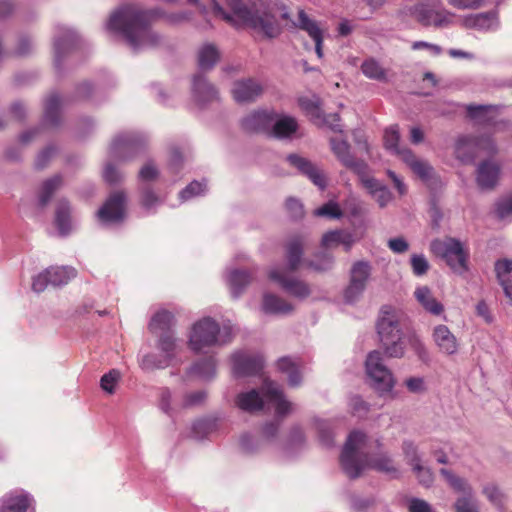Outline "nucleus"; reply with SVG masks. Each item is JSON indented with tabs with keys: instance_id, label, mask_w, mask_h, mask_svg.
<instances>
[{
	"instance_id": "f257e3e1",
	"label": "nucleus",
	"mask_w": 512,
	"mask_h": 512,
	"mask_svg": "<svg viewBox=\"0 0 512 512\" xmlns=\"http://www.w3.org/2000/svg\"><path fill=\"white\" fill-rule=\"evenodd\" d=\"M162 17L176 24L188 20L190 16L187 13L165 15L158 8L143 9L137 4H124L110 16L108 26L111 30L120 32L135 50L144 47L156 48L161 45L162 37L150 27L156 19Z\"/></svg>"
},
{
	"instance_id": "f03ea898",
	"label": "nucleus",
	"mask_w": 512,
	"mask_h": 512,
	"mask_svg": "<svg viewBox=\"0 0 512 512\" xmlns=\"http://www.w3.org/2000/svg\"><path fill=\"white\" fill-rule=\"evenodd\" d=\"M233 15L226 12L216 1L211 0V10L214 16L219 17L231 25L239 21L263 34L266 38L278 37L282 26L273 13L269 0H225Z\"/></svg>"
},
{
	"instance_id": "7ed1b4c3",
	"label": "nucleus",
	"mask_w": 512,
	"mask_h": 512,
	"mask_svg": "<svg viewBox=\"0 0 512 512\" xmlns=\"http://www.w3.org/2000/svg\"><path fill=\"white\" fill-rule=\"evenodd\" d=\"M377 332L388 357L401 358L407 342L419 358L424 359L427 356L423 343L414 332L407 335L403 333L400 327V314L392 306L385 305L381 308Z\"/></svg>"
},
{
	"instance_id": "20e7f679",
	"label": "nucleus",
	"mask_w": 512,
	"mask_h": 512,
	"mask_svg": "<svg viewBox=\"0 0 512 512\" xmlns=\"http://www.w3.org/2000/svg\"><path fill=\"white\" fill-rule=\"evenodd\" d=\"M366 445V435L360 431L349 434L340 456V463L345 474L355 479L361 472L370 467L385 473H396L397 469L387 455L370 456L363 451Z\"/></svg>"
},
{
	"instance_id": "39448f33",
	"label": "nucleus",
	"mask_w": 512,
	"mask_h": 512,
	"mask_svg": "<svg viewBox=\"0 0 512 512\" xmlns=\"http://www.w3.org/2000/svg\"><path fill=\"white\" fill-rule=\"evenodd\" d=\"M304 244L303 236L291 237L285 246L287 269H271L268 274L269 279L278 283L287 293L301 299L310 295V288L305 282L290 277L289 273L295 272L300 267Z\"/></svg>"
},
{
	"instance_id": "423d86ee",
	"label": "nucleus",
	"mask_w": 512,
	"mask_h": 512,
	"mask_svg": "<svg viewBox=\"0 0 512 512\" xmlns=\"http://www.w3.org/2000/svg\"><path fill=\"white\" fill-rule=\"evenodd\" d=\"M399 140L400 134L398 125H391L385 130V148L398 155L400 159L405 162L421 179H429L431 177L433 168L427 162L417 159L415 154L410 149L400 148L398 146Z\"/></svg>"
},
{
	"instance_id": "0eeeda50",
	"label": "nucleus",
	"mask_w": 512,
	"mask_h": 512,
	"mask_svg": "<svg viewBox=\"0 0 512 512\" xmlns=\"http://www.w3.org/2000/svg\"><path fill=\"white\" fill-rule=\"evenodd\" d=\"M432 252L445 260L447 265L456 273L463 274L468 270V254L459 240L445 238L431 243Z\"/></svg>"
},
{
	"instance_id": "6e6552de",
	"label": "nucleus",
	"mask_w": 512,
	"mask_h": 512,
	"mask_svg": "<svg viewBox=\"0 0 512 512\" xmlns=\"http://www.w3.org/2000/svg\"><path fill=\"white\" fill-rule=\"evenodd\" d=\"M493 156L497 147L490 136H461L456 141L455 155L463 163H472L479 152Z\"/></svg>"
},
{
	"instance_id": "1a4fd4ad",
	"label": "nucleus",
	"mask_w": 512,
	"mask_h": 512,
	"mask_svg": "<svg viewBox=\"0 0 512 512\" xmlns=\"http://www.w3.org/2000/svg\"><path fill=\"white\" fill-rule=\"evenodd\" d=\"M219 333L218 323L210 317H205L193 325L189 337V347L198 353L204 348L215 346L219 343Z\"/></svg>"
},
{
	"instance_id": "9d476101",
	"label": "nucleus",
	"mask_w": 512,
	"mask_h": 512,
	"mask_svg": "<svg viewBox=\"0 0 512 512\" xmlns=\"http://www.w3.org/2000/svg\"><path fill=\"white\" fill-rule=\"evenodd\" d=\"M366 372L373 380V387L381 392H390L394 387L391 371L383 364L381 353L377 350L370 352L366 359Z\"/></svg>"
},
{
	"instance_id": "9b49d317",
	"label": "nucleus",
	"mask_w": 512,
	"mask_h": 512,
	"mask_svg": "<svg viewBox=\"0 0 512 512\" xmlns=\"http://www.w3.org/2000/svg\"><path fill=\"white\" fill-rule=\"evenodd\" d=\"M371 265L367 261H357L350 269L349 284L344 291L347 302H354L363 294L371 276Z\"/></svg>"
},
{
	"instance_id": "f8f14e48",
	"label": "nucleus",
	"mask_w": 512,
	"mask_h": 512,
	"mask_svg": "<svg viewBox=\"0 0 512 512\" xmlns=\"http://www.w3.org/2000/svg\"><path fill=\"white\" fill-rule=\"evenodd\" d=\"M126 195L123 191L110 194L97 212L102 223H118L125 218Z\"/></svg>"
},
{
	"instance_id": "ddd939ff",
	"label": "nucleus",
	"mask_w": 512,
	"mask_h": 512,
	"mask_svg": "<svg viewBox=\"0 0 512 512\" xmlns=\"http://www.w3.org/2000/svg\"><path fill=\"white\" fill-rule=\"evenodd\" d=\"M231 360L233 374L236 377L257 375L264 367L263 358L258 354L239 351L231 356Z\"/></svg>"
},
{
	"instance_id": "4468645a",
	"label": "nucleus",
	"mask_w": 512,
	"mask_h": 512,
	"mask_svg": "<svg viewBox=\"0 0 512 512\" xmlns=\"http://www.w3.org/2000/svg\"><path fill=\"white\" fill-rule=\"evenodd\" d=\"M330 146L332 152L343 166L362 177L367 173V164L363 160L357 159L351 154L350 145L346 140L331 138Z\"/></svg>"
},
{
	"instance_id": "2eb2a0df",
	"label": "nucleus",
	"mask_w": 512,
	"mask_h": 512,
	"mask_svg": "<svg viewBox=\"0 0 512 512\" xmlns=\"http://www.w3.org/2000/svg\"><path fill=\"white\" fill-rule=\"evenodd\" d=\"M158 348L165 354L164 358L158 360L154 354L145 355L142 358L141 365L144 369H160L167 367L175 356L176 343L170 334L161 335Z\"/></svg>"
},
{
	"instance_id": "dca6fc26",
	"label": "nucleus",
	"mask_w": 512,
	"mask_h": 512,
	"mask_svg": "<svg viewBox=\"0 0 512 512\" xmlns=\"http://www.w3.org/2000/svg\"><path fill=\"white\" fill-rule=\"evenodd\" d=\"M287 161L301 174L307 176L314 185L318 186L320 189L326 187V177L324 173L310 160L297 154H290L287 156Z\"/></svg>"
},
{
	"instance_id": "f3484780",
	"label": "nucleus",
	"mask_w": 512,
	"mask_h": 512,
	"mask_svg": "<svg viewBox=\"0 0 512 512\" xmlns=\"http://www.w3.org/2000/svg\"><path fill=\"white\" fill-rule=\"evenodd\" d=\"M263 92L259 81L253 78L238 80L232 88V96L238 103H247L256 100Z\"/></svg>"
},
{
	"instance_id": "a211bd4d",
	"label": "nucleus",
	"mask_w": 512,
	"mask_h": 512,
	"mask_svg": "<svg viewBox=\"0 0 512 512\" xmlns=\"http://www.w3.org/2000/svg\"><path fill=\"white\" fill-rule=\"evenodd\" d=\"M295 26L305 31L315 43V52L318 58L323 57V29L317 21L311 19L304 10L298 11Z\"/></svg>"
},
{
	"instance_id": "6ab92c4d",
	"label": "nucleus",
	"mask_w": 512,
	"mask_h": 512,
	"mask_svg": "<svg viewBox=\"0 0 512 512\" xmlns=\"http://www.w3.org/2000/svg\"><path fill=\"white\" fill-rule=\"evenodd\" d=\"M33 502L32 496L28 493L12 492L0 500V512H27Z\"/></svg>"
},
{
	"instance_id": "aec40b11",
	"label": "nucleus",
	"mask_w": 512,
	"mask_h": 512,
	"mask_svg": "<svg viewBox=\"0 0 512 512\" xmlns=\"http://www.w3.org/2000/svg\"><path fill=\"white\" fill-rule=\"evenodd\" d=\"M272 122V114L267 111H254L241 120V127L247 133L267 132Z\"/></svg>"
},
{
	"instance_id": "412c9836",
	"label": "nucleus",
	"mask_w": 512,
	"mask_h": 512,
	"mask_svg": "<svg viewBox=\"0 0 512 512\" xmlns=\"http://www.w3.org/2000/svg\"><path fill=\"white\" fill-rule=\"evenodd\" d=\"M499 175V165L490 160H485L477 168L476 181L481 189L491 190L496 186Z\"/></svg>"
},
{
	"instance_id": "4be33fe9",
	"label": "nucleus",
	"mask_w": 512,
	"mask_h": 512,
	"mask_svg": "<svg viewBox=\"0 0 512 512\" xmlns=\"http://www.w3.org/2000/svg\"><path fill=\"white\" fill-rule=\"evenodd\" d=\"M264 395L270 400L276 402V415L284 417L291 411V403L284 399L280 387L271 381H265L263 386Z\"/></svg>"
},
{
	"instance_id": "5701e85b",
	"label": "nucleus",
	"mask_w": 512,
	"mask_h": 512,
	"mask_svg": "<svg viewBox=\"0 0 512 512\" xmlns=\"http://www.w3.org/2000/svg\"><path fill=\"white\" fill-rule=\"evenodd\" d=\"M433 338L439 349L448 355L454 354L458 350L456 337L445 325H438L434 328Z\"/></svg>"
},
{
	"instance_id": "b1692460",
	"label": "nucleus",
	"mask_w": 512,
	"mask_h": 512,
	"mask_svg": "<svg viewBox=\"0 0 512 512\" xmlns=\"http://www.w3.org/2000/svg\"><path fill=\"white\" fill-rule=\"evenodd\" d=\"M467 116L480 125H490L497 117V107L493 105H473L466 107Z\"/></svg>"
},
{
	"instance_id": "393cba45",
	"label": "nucleus",
	"mask_w": 512,
	"mask_h": 512,
	"mask_svg": "<svg viewBox=\"0 0 512 512\" xmlns=\"http://www.w3.org/2000/svg\"><path fill=\"white\" fill-rule=\"evenodd\" d=\"M414 296L427 312L438 316L444 311V306L433 296L429 287L420 286L416 288Z\"/></svg>"
},
{
	"instance_id": "a878e982",
	"label": "nucleus",
	"mask_w": 512,
	"mask_h": 512,
	"mask_svg": "<svg viewBox=\"0 0 512 512\" xmlns=\"http://www.w3.org/2000/svg\"><path fill=\"white\" fill-rule=\"evenodd\" d=\"M411 13L424 26L440 27L447 23V19L442 13L428 9L423 4L416 5Z\"/></svg>"
},
{
	"instance_id": "bb28decb",
	"label": "nucleus",
	"mask_w": 512,
	"mask_h": 512,
	"mask_svg": "<svg viewBox=\"0 0 512 512\" xmlns=\"http://www.w3.org/2000/svg\"><path fill=\"white\" fill-rule=\"evenodd\" d=\"M363 185L369 190L373 198L380 207H385L392 199V194L388 188L379 181L371 177L362 178Z\"/></svg>"
},
{
	"instance_id": "cd10ccee",
	"label": "nucleus",
	"mask_w": 512,
	"mask_h": 512,
	"mask_svg": "<svg viewBox=\"0 0 512 512\" xmlns=\"http://www.w3.org/2000/svg\"><path fill=\"white\" fill-rule=\"evenodd\" d=\"M197 59L201 70H210L219 61L220 53L214 44L206 43L199 49Z\"/></svg>"
},
{
	"instance_id": "c85d7f7f",
	"label": "nucleus",
	"mask_w": 512,
	"mask_h": 512,
	"mask_svg": "<svg viewBox=\"0 0 512 512\" xmlns=\"http://www.w3.org/2000/svg\"><path fill=\"white\" fill-rule=\"evenodd\" d=\"M193 89L199 101L206 102L217 99V89L203 75L194 76Z\"/></svg>"
},
{
	"instance_id": "c756f323",
	"label": "nucleus",
	"mask_w": 512,
	"mask_h": 512,
	"mask_svg": "<svg viewBox=\"0 0 512 512\" xmlns=\"http://www.w3.org/2000/svg\"><path fill=\"white\" fill-rule=\"evenodd\" d=\"M353 243L352 235L344 230H334L325 233L322 237V245L325 248L337 247L344 245L348 251Z\"/></svg>"
},
{
	"instance_id": "7c9ffc66",
	"label": "nucleus",
	"mask_w": 512,
	"mask_h": 512,
	"mask_svg": "<svg viewBox=\"0 0 512 512\" xmlns=\"http://www.w3.org/2000/svg\"><path fill=\"white\" fill-rule=\"evenodd\" d=\"M237 406L244 411L254 412L262 410L264 403L257 390L240 393L236 398Z\"/></svg>"
},
{
	"instance_id": "2f4dec72",
	"label": "nucleus",
	"mask_w": 512,
	"mask_h": 512,
	"mask_svg": "<svg viewBox=\"0 0 512 512\" xmlns=\"http://www.w3.org/2000/svg\"><path fill=\"white\" fill-rule=\"evenodd\" d=\"M50 277V284L53 286H62L76 277V270L69 266H51L47 268Z\"/></svg>"
},
{
	"instance_id": "473e14b6",
	"label": "nucleus",
	"mask_w": 512,
	"mask_h": 512,
	"mask_svg": "<svg viewBox=\"0 0 512 512\" xmlns=\"http://www.w3.org/2000/svg\"><path fill=\"white\" fill-rule=\"evenodd\" d=\"M263 309L266 313L287 314L293 310V307L286 300L276 295L265 294L263 297Z\"/></svg>"
},
{
	"instance_id": "72a5a7b5",
	"label": "nucleus",
	"mask_w": 512,
	"mask_h": 512,
	"mask_svg": "<svg viewBox=\"0 0 512 512\" xmlns=\"http://www.w3.org/2000/svg\"><path fill=\"white\" fill-rule=\"evenodd\" d=\"M278 369L288 375V381L291 386H298L302 377L299 371L300 364L290 357H282L277 362Z\"/></svg>"
},
{
	"instance_id": "f704fd0d",
	"label": "nucleus",
	"mask_w": 512,
	"mask_h": 512,
	"mask_svg": "<svg viewBox=\"0 0 512 512\" xmlns=\"http://www.w3.org/2000/svg\"><path fill=\"white\" fill-rule=\"evenodd\" d=\"M440 474L453 490L463 494L462 497L473 496V489L464 478L455 475L452 471L445 468L440 470Z\"/></svg>"
},
{
	"instance_id": "c9c22d12",
	"label": "nucleus",
	"mask_w": 512,
	"mask_h": 512,
	"mask_svg": "<svg viewBox=\"0 0 512 512\" xmlns=\"http://www.w3.org/2000/svg\"><path fill=\"white\" fill-rule=\"evenodd\" d=\"M252 275L246 270H233L229 274V286L234 297H238L242 290L251 282Z\"/></svg>"
},
{
	"instance_id": "e433bc0d",
	"label": "nucleus",
	"mask_w": 512,
	"mask_h": 512,
	"mask_svg": "<svg viewBox=\"0 0 512 512\" xmlns=\"http://www.w3.org/2000/svg\"><path fill=\"white\" fill-rule=\"evenodd\" d=\"M298 123L295 118L285 116L273 124V135L277 138H288L297 131Z\"/></svg>"
},
{
	"instance_id": "4c0bfd02",
	"label": "nucleus",
	"mask_w": 512,
	"mask_h": 512,
	"mask_svg": "<svg viewBox=\"0 0 512 512\" xmlns=\"http://www.w3.org/2000/svg\"><path fill=\"white\" fill-rule=\"evenodd\" d=\"M174 316L167 310L157 312L149 323V329L152 333L167 332L173 324Z\"/></svg>"
},
{
	"instance_id": "58836bf2",
	"label": "nucleus",
	"mask_w": 512,
	"mask_h": 512,
	"mask_svg": "<svg viewBox=\"0 0 512 512\" xmlns=\"http://www.w3.org/2000/svg\"><path fill=\"white\" fill-rule=\"evenodd\" d=\"M62 185L60 175H55L43 182L39 191V203L46 206L57 189Z\"/></svg>"
},
{
	"instance_id": "ea45409f",
	"label": "nucleus",
	"mask_w": 512,
	"mask_h": 512,
	"mask_svg": "<svg viewBox=\"0 0 512 512\" xmlns=\"http://www.w3.org/2000/svg\"><path fill=\"white\" fill-rule=\"evenodd\" d=\"M141 143L130 135H120L111 144L112 153L117 156L120 151H134L141 147Z\"/></svg>"
},
{
	"instance_id": "a19ab883",
	"label": "nucleus",
	"mask_w": 512,
	"mask_h": 512,
	"mask_svg": "<svg viewBox=\"0 0 512 512\" xmlns=\"http://www.w3.org/2000/svg\"><path fill=\"white\" fill-rule=\"evenodd\" d=\"M55 222L62 234H66L70 231L71 220H70V206L66 201H60L58 203L55 215Z\"/></svg>"
},
{
	"instance_id": "79ce46f5",
	"label": "nucleus",
	"mask_w": 512,
	"mask_h": 512,
	"mask_svg": "<svg viewBox=\"0 0 512 512\" xmlns=\"http://www.w3.org/2000/svg\"><path fill=\"white\" fill-rule=\"evenodd\" d=\"M361 71L367 78L377 81L386 80V70L373 58L367 59L362 63Z\"/></svg>"
},
{
	"instance_id": "37998d69",
	"label": "nucleus",
	"mask_w": 512,
	"mask_h": 512,
	"mask_svg": "<svg viewBox=\"0 0 512 512\" xmlns=\"http://www.w3.org/2000/svg\"><path fill=\"white\" fill-rule=\"evenodd\" d=\"M60 103V98L56 93L50 94L46 99L45 120L51 125L58 124Z\"/></svg>"
},
{
	"instance_id": "c03bdc74",
	"label": "nucleus",
	"mask_w": 512,
	"mask_h": 512,
	"mask_svg": "<svg viewBox=\"0 0 512 512\" xmlns=\"http://www.w3.org/2000/svg\"><path fill=\"white\" fill-rule=\"evenodd\" d=\"M193 372L203 378L210 379L216 373V362L213 357L199 361L193 365Z\"/></svg>"
},
{
	"instance_id": "a18cd8bd",
	"label": "nucleus",
	"mask_w": 512,
	"mask_h": 512,
	"mask_svg": "<svg viewBox=\"0 0 512 512\" xmlns=\"http://www.w3.org/2000/svg\"><path fill=\"white\" fill-rule=\"evenodd\" d=\"M299 106L313 119H321L323 111L320 107L319 100L316 98L301 97L299 99Z\"/></svg>"
},
{
	"instance_id": "49530a36",
	"label": "nucleus",
	"mask_w": 512,
	"mask_h": 512,
	"mask_svg": "<svg viewBox=\"0 0 512 512\" xmlns=\"http://www.w3.org/2000/svg\"><path fill=\"white\" fill-rule=\"evenodd\" d=\"M402 450L407 463L412 468L421 463V457L418 453V448L412 441H404L402 444Z\"/></svg>"
},
{
	"instance_id": "de8ad7c7",
	"label": "nucleus",
	"mask_w": 512,
	"mask_h": 512,
	"mask_svg": "<svg viewBox=\"0 0 512 512\" xmlns=\"http://www.w3.org/2000/svg\"><path fill=\"white\" fill-rule=\"evenodd\" d=\"M495 212L499 219H505L512 214V194L499 199L495 204Z\"/></svg>"
},
{
	"instance_id": "09e8293b",
	"label": "nucleus",
	"mask_w": 512,
	"mask_h": 512,
	"mask_svg": "<svg viewBox=\"0 0 512 512\" xmlns=\"http://www.w3.org/2000/svg\"><path fill=\"white\" fill-rule=\"evenodd\" d=\"M413 472L415 473L416 477L418 478V481L421 485L425 487H429L432 485L434 481V476L431 470L428 467H425L422 465V463L417 464L412 468Z\"/></svg>"
},
{
	"instance_id": "8fccbe9b",
	"label": "nucleus",
	"mask_w": 512,
	"mask_h": 512,
	"mask_svg": "<svg viewBox=\"0 0 512 512\" xmlns=\"http://www.w3.org/2000/svg\"><path fill=\"white\" fill-rule=\"evenodd\" d=\"M454 509L455 512H479L473 496L457 498Z\"/></svg>"
},
{
	"instance_id": "3c124183",
	"label": "nucleus",
	"mask_w": 512,
	"mask_h": 512,
	"mask_svg": "<svg viewBox=\"0 0 512 512\" xmlns=\"http://www.w3.org/2000/svg\"><path fill=\"white\" fill-rule=\"evenodd\" d=\"M119 377L120 374L117 370H111L104 374L100 380L101 388L110 394L113 393Z\"/></svg>"
},
{
	"instance_id": "603ef678",
	"label": "nucleus",
	"mask_w": 512,
	"mask_h": 512,
	"mask_svg": "<svg viewBox=\"0 0 512 512\" xmlns=\"http://www.w3.org/2000/svg\"><path fill=\"white\" fill-rule=\"evenodd\" d=\"M483 494L494 505H500L504 500V494L495 484H487L486 486H484Z\"/></svg>"
},
{
	"instance_id": "864d4df0",
	"label": "nucleus",
	"mask_w": 512,
	"mask_h": 512,
	"mask_svg": "<svg viewBox=\"0 0 512 512\" xmlns=\"http://www.w3.org/2000/svg\"><path fill=\"white\" fill-rule=\"evenodd\" d=\"M319 258V262L315 261H305V265L315 271L323 272L331 269L333 264V259L331 256L327 254H322L317 256Z\"/></svg>"
},
{
	"instance_id": "5fc2aeb1",
	"label": "nucleus",
	"mask_w": 512,
	"mask_h": 512,
	"mask_svg": "<svg viewBox=\"0 0 512 512\" xmlns=\"http://www.w3.org/2000/svg\"><path fill=\"white\" fill-rule=\"evenodd\" d=\"M411 266L413 273L417 276H422L427 273L429 264L423 255H413L411 257Z\"/></svg>"
},
{
	"instance_id": "6e6d98bb",
	"label": "nucleus",
	"mask_w": 512,
	"mask_h": 512,
	"mask_svg": "<svg viewBox=\"0 0 512 512\" xmlns=\"http://www.w3.org/2000/svg\"><path fill=\"white\" fill-rule=\"evenodd\" d=\"M205 190V185L198 181H192L181 192L180 197L187 200L193 196L199 195Z\"/></svg>"
},
{
	"instance_id": "4d7b16f0",
	"label": "nucleus",
	"mask_w": 512,
	"mask_h": 512,
	"mask_svg": "<svg viewBox=\"0 0 512 512\" xmlns=\"http://www.w3.org/2000/svg\"><path fill=\"white\" fill-rule=\"evenodd\" d=\"M316 215L327 216L330 218H339L342 215V212L338 204L334 202H328L316 210Z\"/></svg>"
},
{
	"instance_id": "13d9d810",
	"label": "nucleus",
	"mask_w": 512,
	"mask_h": 512,
	"mask_svg": "<svg viewBox=\"0 0 512 512\" xmlns=\"http://www.w3.org/2000/svg\"><path fill=\"white\" fill-rule=\"evenodd\" d=\"M285 207L292 219H299L304 215L303 205L297 199H287Z\"/></svg>"
},
{
	"instance_id": "bf43d9fd",
	"label": "nucleus",
	"mask_w": 512,
	"mask_h": 512,
	"mask_svg": "<svg viewBox=\"0 0 512 512\" xmlns=\"http://www.w3.org/2000/svg\"><path fill=\"white\" fill-rule=\"evenodd\" d=\"M484 0H447L448 4L454 8L465 9H478L481 7Z\"/></svg>"
},
{
	"instance_id": "052dcab7",
	"label": "nucleus",
	"mask_w": 512,
	"mask_h": 512,
	"mask_svg": "<svg viewBox=\"0 0 512 512\" xmlns=\"http://www.w3.org/2000/svg\"><path fill=\"white\" fill-rule=\"evenodd\" d=\"M50 284V277L47 273V269L43 271L42 273L38 274L36 277L33 278L32 282V289L37 292H43L46 287Z\"/></svg>"
},
{
	"instance_id": "680f3d73",
	"label": "nucleus",
	"mask_w": 512,
	"mask_h": 512,
	"mask_svg": "<svg viewBox=\"0 0 512 512\" xmlns=\"http://www.w3.org/2000/svg\"><path fill=\"white\" fill-rule=\"evenodd\" d=\"M206 398V393L203 391H196L187 394L184 397L183 406L184 407H191L195 405L201 404Z\"/></svg>"
},
{
	"instance_id": "e2e57ef3",
	"label": "nucleus",
	"mask_w": 512,
	"mask_h": 512,
	"mask_svg": "<svg viewBox=\"0 0 512 512\" xmlns=\"http://www.w3.org/2000/svg\"><path fill=\"white\" fill-rule=\"evenodd\" d=\"M388 247L394 253H404L408 250L409 244L403 237H397L389 239Z\"/></svg>"
},
{
	"instance_id": "0e129e2a",
	"label": "nucleus",
	"mask_w": 512,
	"mask_h": 512,
	"mask_svg": "<svg viewBox=\"0 0 512 512\" xmlns=\"http://www.w3.org/2000/svg\"><path fill=\"white\" fill-rule=\"evenodd\" d=\"M159 201L158 196L150 189L146 188L141 194V204L147 208H152Z\"/></svg>"
},
{
	"instance_id": "69168bd1",
	"label": "nucleus",
	"mask_w": 512,
	"mask_h": 512,
	"mask_svg": "<svg viewBox=\"0 0 512 512\" xmlns=\"http://www.w3.org/2000/svg\"><path fill=\"white\" fill-rule=\"evenodd\" d=\"M321 120L323 121V123L328 125L334 132H342L339 114L331 113L326 116L322 114Z\"/></svg>"
},
{
	"instance_id": "338daca9",
	"label": "nucleus",
	"mask_w": 512,
	"mask_h": 512,
	"mask_svg": "<svg viewBox=\"0 0 512 512\" xmlns=\"http://www.w3.org/2000/svg\"><path fill=\"white\" fill-rule=\"evenodd\" d=\"M409 512H432V509L426 501L414 498L410 501Z\"/></svg>"
},
{
	"instance_id": "774afa93",
	"label": "nucleus",
	"mask_w": 512,
	"mask_h": 512,
	"mask_svg": "<svg viewBox=\"0 0 512 512\" xmlns=\"http://www.w3.org/2000/svg\"><path fill=\"white\" fill-rule=\"evenodd\" d=\"M139 176L142 180H153L158 176V171L153 164L148 163L141 168Z\"/></svg>"
}]
</instances>
